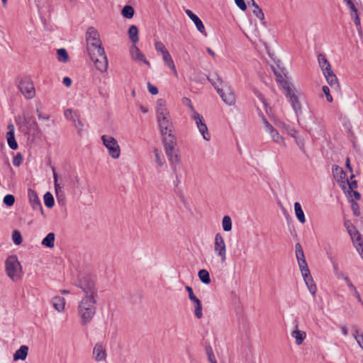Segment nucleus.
<instances>
[{"label": "nucleus", "instance_id": "obj_1", "mask_svg": "<svg viewBox=\"0 0 363 363\" xmlns=\"http://www.w3.org/2000/svg\"><path fill=\"white\" fill-rule=\"evenodd\" d=\"M97 298H82L78 303L77 313L81 324L85 325L94 318L96 312Z\"/></svg>", "mask_w": 363, "mask_h": 363}, {"label": "nucleus", "instance_id": "obj_2", "mask_svg": "<svg viewBox=\"0 0 363 363\" xmlns=\"http://www.w3.org/2000/svg\"><path fill=\"white\" fill-rule=\"evenodd\" d=\"M86 50L90 57L96 55L99 52H104V48L100 39L99 33L94 27L88 28L86 32Z\"/></svg>", "mask_w": 363, "mask_h": 363}, {"label": "nucleus", "instance_id": "obj_3", "mask_svg": "<svg viewBox=\"0 0 363 363\" xmlns=\"http://www.w3.org/2000/svg\"><path fill=\"white\" fill-rule=\"evenodd\" d=\"M84 293L82 298H97V288L94 280L89 276L81 277L77 284Z\"/></svg>", "mask_w": 363, "mask_h": 363}, {"label": "nucleus", "instance_id": "obj_4", "mask_svg": "<svg viewBox=\"0 0 363 363\" xmlns=\"http://www.w3.org/2000/svg\"><path fill=\"white\" fill-rule=\"evenodd\" d=\"M284 94L289 99L294 111L298 114L301 111V106L298 99V91L291 82H284Z\"/></svg>", "mask_w": 363, "mask_h": 363}, {"label": "nucleus", "instance_id": "obj_5", "mask_svg": "<svg viewBox=\"0 0 363 363\" xmlns=\"http://www.w3.org/2000/svg\"><path fill=\"white\" fill-rule=\"evenodd\" d=\"M7 275L13 280L17 281L21 277V266L16 256H10L6 261Z\"/></svg>", "mask_w": 363, "mask_h": 363}, {"label": "nucleus", "instance_id": "obj_6", "mask_svg": "<svg viewBox=\"0 0 363 363\" xmlns=\"http://www.w3.org/2000/svg\"><path fill=\"white\" fill-rule=\"evenodd\" d=\"M101 140L107 149L109 156L113 159H118L121 151L117 140L110 135H103Z\"/></svg>", "mask_w": 363, "mask_h": 363}, {"label": "nucleus", "instance_id": "obj_7", "mask_svg": "<svg viewBox=\"0 0 363 363\" xmlns=\"http://www.w3.org/2000/svg\"><path fill=\"white\" fill-rule=\"evenodd\" d=\"M344 225L350 234L355 248L363 259V240L360 234L350 221H345Z\"/></svg>", "mask_w": 363, "mask_h": 363}, {"label": "nucleus", "instance_id": "obj_8", "mask_svg": "<svg viewBox=\"0 0 363 363\" xmlns=\"http://www.w3.org/2000/svg\"><path fill=\"white\" fill-rule=\"evenodd\" d=\"M213 251L215 255L220 258L222 263H225L227 259V247L223 235L218 233L215 235Z\"/></svg>", "mask_w": 363, "mask_h": 363}, {"label": "nucleus", "instance_id": "obj_9", "mask_svg": "<svg viewBox=\"0 0 363 363\" xmlns=\"http://www.w3.org/2000/svg\"><path fill=\"white\" fill-rule=\"evenodd\" d=\"M190 117L193 121H194L197 128L199 129L200 133L203 136V138L206 141H209L211 140V135L208 132L203 117L197 111L194 112L192 114H191Z\"/></svg>", "mask_w": 363, "mask_h": 363}, {"label": "nucleus", "instance_id": "obj_10", "mask_svg": "<svg viewBox=\"0 0 363 363\" xmlns=\"http://www.w3.org/2000/svg\"><path fill=\"white\" fill-rule=\"evenodd\" d=\"M218 94L222 100L228 105L235 104V96L231 88L227 84L222 85L221 87H216Z\"/></svg>", "mask_w": 363, "mask_h": 363}, {"label": "nucleus", "instance_id": "obj_11", "mask_svg": "<svg viewBox=\"0 0 363 363\" xmlns=\"http://www.w3.org/2000/svg\"><path fill=\"white\" fill-rule=\"evenodd\" d=\"M90 58L94 62L95 67L99 71L101 72H106L107 71L108 62L105 50H104V52H99V53H96V55H95L94 58Z\"/></svg>", "mask_w": 363, "mask_h": 363}, {"label": "nucleus", "instance_id": "obj_12", "mask_svg": "<svg viewBox=\"0 0 363 363\" xmlns=\"http://www.w3.org/2000/svg\"><path fill=\"white\" fill-rule=\"evenodd\" d=\"M264 124L265 131L270 135L272 140L279 145L286 147V145L285 139L279 133V132L266 120L264 121Z\"/></svg>", "mask_w": 363, "mask_h": 363}, {"label": "nucleus", "instance_id": "obj_13", "mask_svg": "<svg viewBox=\"0 0 363 363\" xmlns=\"http://www.w3.org/2000/svg\"><path fill=\"white\" fill-rule=\"evenodd\" d=\"M19 89L21 94L27 99H33L35 95V90L33 82L30 80H23L19 84Z\"/></svg>", "mask_w": 363, "mask_h": 363}, {"label": "nucleus", "instance_id": "obj_14", "mask_svg": "<svg viewBox=\"0 0 363 363\" xmlns=\"http://www.w3.org/2000/svg\"><path fill=\"white\" fill-rule=\"evenodd\" d=\"M92 356L96 363H106V350L101 343L94 345Z\"/></svg>", "mask_w": 363, "mask_h": 363}, {"label": "nucleus", "instance_id": "obj_15", "mask_svg": "<svg viewBox=\"0 0 363 363\" xmlns=\"http://www.w3.org/2000/svg\"><path fill=\"white\" fill-rule=\"evenodd\" d=\"M157 122L162 134H167L172 132V122L169 115L157 117Z\"/></svg>", "mask_w": 363, "mask_h": 363}, {"label": "nucleus", "instance_id": "obj_16", "mask_svg": "<svg viewBox=\"0 0 363 363\" xmlns=\"http://www.w3.org/2000/svg\"><path fill=\"white\" fill-rule=\"evenodd\" d=\"M23 122L26 125L28 131L30 133L33 132L34 136L39 137L42 135V130L35 121L31 120V118L24 117Z\"/></svg>", "mask_w": 363, "mask_h": 363}, {"label": "nucleus", "instance_id": "obj_17", "mask_svg": "<svg viewBox=\"0 0 363 363\" xmlns=\"http://www.w3.org/2000/svg\"><path fill=\"white\" fill-rule=\"evenodd\" d=\"M8 132L6 133V140L8 145L12 150L18 148V143L15 139V127L13 124L9 123L7 126Z\"/></svg>", "mask_w": 363, "mask_h": 363}, {"label": "nucleus", "instance_id": "obj_18", "mask_svg": "<svg viewBox=\"0 0 363 363\" xmlns=\"http://www.w3.org/2000/svg\"><path fill=\"white\" fill-rule=\"evenodd\" d=\"M185 13L188 17L194 23L197 30L205 36H206L205 26L201 19L189 9H186Z\"/></svg>", "mask_w": 363, "mask_h": 363}, {"label": "nucleus", "instance_id": "obj_19", "mask_svg": "<svg viewBox=\"0 0 363 363\" xmlns=\"http://www.w3.org/2000/svg\"><path fill=\"white\" fill-rule=\"evenodd\" d=\"M309 134L313 139H319L324 135V130L323 125L315 121L313 122V124L308 130Z\"/></svg>", "mask_w": 363, "mask_h": 363}, {"label": "nucleus", "instance_id": "obj_20", "mask_svg": "<svg viewBox=\"0 0 363 363\" xmlns=\"http://www.w3.org/2000/svg\"><path fill=\"white\" fill-rule=\"evenodd\" d=\"M130 52L133 60L143 62L149 67L150 66L149 61L147 60L145 55L142 53L139 48L135 45V44L130 47Z\"/></svg>", "mask_w": 363, "mask_h": 363}, {"label": "nucleus", "instance_id": "obj_21", "mask_svg": "<svg viewBox=\"0 0 363 363\" xmlns=\"http://www.w3.org/2000/svg\"><path fill=\"white\" fill-rule=\"evenodd\" d=\"M28 196L30 205L34 210L43 211L41 202L36 194V192L32 189H28Z\"/></svg>", "mask_w": 363, "mask_h": 363}, {"label": "nucleus", "instance_id": "obj_22", "mask_svg": "<svg viewBox=\"0 0 363 363\" xmlns=\"http://www.w3.org/2000/svg\"><path fill=\"white\" fill-rule=\"evenodd\" d=\"M161 55L162 57V60H163L164 65H166L168 68H169L172 70V72H173V74L176 77H177L178 76L177 70L174 62L169 52L167 51L164 53L161 54Z\"/></svg>", "mask_w": 363, "mask_h": 363}, {"label": "nucleus", "instance_id": "obj_23", "mask_svg": "<svg viewBox=\"0 0 363 363\" xmlns=\"http://www.w3.org/2000/svg\"><path fill=\"white\" fill-rule=\"evenodd\" d=\"M288 134L294 138L296 144L302 150L305 151V140L298 135V131L294 128L287 129Z\"/></svg>", "mask_w": 363, "mask_h": 363}, {"label": "nucleus", "instance_id": "obj_24", "mask_svg": "<svg viewBox=\"0 0 363 363\" xmlns=\"http://www.w3.org/2000/svg\"><path fill=\"white\" fill-rule=\"evenodd\" d=\"M52 305L58 313H63L65 310V299L63 297L57 296L52 298Z\"/></svg>", "mask_w": 363, "mask_h": 363}, {"label": "nucleus", "instance_id": "obj_25", "mask_svg": "<svg viewBox=\"0 0 363 363\" xmlns=\"http://www.w3.org/2000/svg\"><path fill=\"white\" fill-rule=\"evenodd\" d=\"M163 136V140L164 143L165 150L175 149L176 140L174 136L169 132L167 134H162Z\"/></svg>", "mask_w": 363, "mask_h": 363}, {"label": "nucleus", "instance_id": "obj_26", "mask_svg": "<svg viewBox=\"0 0 363 363\" xmlns=\"http://www.w3.org/2000/svg\"><path fill=\"white\" fill-rule=\"evenodd\" d=\"M333 174L335 179L338 182H341L342 183H345L346 179V173L344 172L342 167L335 165L332 169Z\"/></svg>", "mask_w": 363, "mask_h": 363}, {"label": "nucleus", "instance_id": "obj_27", "mask_svg": "<svg viewBox=\"0 0 363 363\" xmlns=\"http://www.w3.org/2000/svg\"><path fill=\"white\" fill-rule=\"evenodd\" d=\"M157 117L165 116L169 115V111L166 108V102L164 99H160L157 101L156 106Z\"/></svg>", "mask_w": 363, "mask_h": 363}, {"label": "nucleus", "instance_id": "obj_28", "mask_svg": "<svg viewBox=\"0 0 363 363\" xmlns=\"http://www.w3.org/2000/svg\"><path fill=\"white\" fill-rule=\"evenodd\" d=\"M28 352V347L26 345H22L18 350H17L13 354V360H25L27 357Z\"/></svg>", "mask_w": 363, "mask_h": 363}, {"label": "nucleus", "instance_id": "obj_29", "mask_svg": "<svg viewBox=\"0 0 363 363\" xmlns=\"http://www.w3.org/2000/svg\"><path fill=\"white\" fill-rule=\"evenodd\" d=\"M318 61L319 66L321 68L323 74H325V72L332 71L330 64L329 63V62L328 61V60L326 59V57L324 55L320 54L318 56Z\"/></svg>", "mask_w": 363, "mask_h": 363}, {"label": "nucleus", "instance_id": "obj_30", "mask_svg": "<svg viewBox=\"0 0 363 363\" xmlns=\"http://www.w3.org/2000/svg\"><path fill=\"white\" fill-rule=\"evenodd\" d=\"M352 336L358 345L363 350V333L357 325L352 326Z\"/></svg>", "mask_w": 363, "mask_h": 363}, {"label": "nucleus", "instance_id": "obj_31", "mask_svg": "<svg viewBox=\"0 0 363 363\" xmlns=\"http://www.w3.org/2000/svg\"><path fill=\"white\" fill-rule=\"evenodd\" d=\"M166 154L169 158V160L171 163V165L172 166V168H175V165L178 164L180 161L179 157L177 153V151L175 149H171L165 150Z\"/></svg>", "mask_w": 363, "mask_h": 363}, {"label": "nucleus", "instance_id": "obj_32", "mask_svg": "<svg viewBox=\"0 0 363 363\" xmlns=\"http://www.w3.org/2000/svg\"><path fill=\"white\" fill-rule=\"evenodd\" d=\"M291 336L296 340V343L300 345L306 337V333L304 331L296 329L291 332Z\"/></svg>", "mask_w": 363, "mask_h": 363}, {"label": "nucleus", "instance_id": "obj_33", "mask_svg": "<svg viewBox=\"0 0 363 363\" xmlns=\"http://www.w3.org/2000/svg\"><path fill=\"white\" fill-rule=\"evenodd\" d=\"M294 211L297 219L302 224L306 223V218L301 206L298 202L294 203Z\"/></svg>", "mask_w": 363, "mask_h": 363}, {"label": "nucleus", "instance_id": "obj_34", "mask_svg": "<svg viewBox=\"0 0 363 363\" xmlns=\"http://www.w3.org/2000/svg\"><path fill=\"white\" fill-rule=\"evenodd\" d=\"M191 301L194 304V315L198 318L200 319L203 316L202 312V304L201 301L196 297Z\"/></svg>", "mask_w": 363, "mask_h": 363}, {"label": "nucleus", "instance_id": "obj_35", "mask_svg": "<svg viewBox=\"0 0 363 363\" xmlns=\"http://www.w3.org/2000/svg\"><path fill=\"white\" fill-rule=\"evenodd\" d=\"M55 235L53 233H48L42 240L41 244L47 247L52 248L55 246Z\"/></svg>", "mask_w": 363, "mask_h": 363}, {"label": "nucleus", "instance_id": "obj_36", "mask_svg": "<svg viewBox=\"0 0 363 363\" xmlns=\"http://www.w3.org/2000/svg\"><path fill=\"white\" fill-rule=\"evenodd\" d=\"M324 76L328 82V83L331 86H334V87H337L338 86V83H337V77L335 76V74L333 73V70L332 71H330V72H325L324 74Z\"/></svg>", "mask_w": 363, "mask_h": 363}, {"label": "nucleus", "instance_id": "obj_37", "mask_svg": "<svg viewBox=\"0 0 363 363\" xmlns=\"http://www.w3.org/2000/svg\"><path fill=\"white\" fill-rule=\"evenodd\" d=\"M128 35L130 40L134 43H137L139 40L138 30L136 26L132 25L128 29Z\"/></svg>", "mask_w": 363, "mask_h": 363}, {"label": "nucleus", "instance_id": "obj_38", "mask_svg": "<svg viewBox=\"0 0 363 363\" xmlns=\"http://www.w3.org/2000/svg\"><path fill=\"white\" fill-rule=\"evenodd\" d=\"M303 279H304V281H305L309 291L311 292V294L312 295L314 296L316 293V286H315V284H314V281H313V279L311 275L308 276L307 277H304Z\"/></svg>", "mask_w": 363, "mask_h": 363}, {"label": "nucleus", "instance_id": "obj_39", "mask_svg": "<svg viewBox=\"0 0 363 363\" xmlns=\"http://www.w3.org/2000/svg\"><path fill=\"white\" fill-rule=\"evenodd\" d=\"M298 267L303 278L311 275L306 260L298 261Z\"/></svg>", "mask_w": 363, "mask_h": 363}, {"label": "nucleus", "instance_id": "obj_40", "mask_svg": "<svg viewBox=\"0 0 363 363\" xmlns=\"http://www.w3.org/2000/svg\"><path fill=\"white\" fill-rule=\"evenodd\" d=\"M198 276L201 282L205 284L211 283V279L208 272L206 269H201L198 273Z\"/></svg>", "mask_w": 363, "mask_h": 363}, {"label": "nucleus", "instance_id": "obj_41", "mask_svg": "<svg viewBox=\"0 0 363 363\" xmlns=\"http://www.w3.org/2000/svg\"><path fill=\"white\" fill-rule=\"evenodd\" d=\"M134 13L135 11L133 7L130 5L125 6L121 11V14L123 16L128 19L133 17Z\"/></svg>", "mask_w": 363, "mask_h": 363}, {"label": "nucleus", "instance_id": "obj_42", "mask_svg": "<svg viewBox=\"0 0 363 363\" xmlns=\"http://www.w3.org/2000/svg\"><path fill=\"white\" fill-rule=\"evenodd\" d=\"M57 60L62 62H67L69 61V55L64 48H60L57 50Z\"/></svg>", "mask_w": 363, "mask_h": 363}, {"label": "nucleus", "instance_id": "obj_43", "mask_svg": "<svg viewBox=\"0 0 363 363\" xmlns=\"http://www.w3.org/2000/svg\"><path fill=\"white\" fill-rule=\"evenodd\" d=\"M222 227L225 232H229L232 230V220L230 216H225L223 218Z\"/></svg>", "mask_w": 363, "mask_h": 363}, {"label": "nucleus", "instance_id": "obj_44", "mask_svg": "<svg viewBox=\"0 0 363 363\" xmlns=\"http://www.w3.org/2000/svg\"><path fill=\"white\" fill-rule=\"evenodd\" d=\"M251 4L253 9V13L260 20L264 19V13L262 10L259 8L257 4L254 0H250Z\"/></svg>", "mask_w": 363, "mask_h": 363}, {"label": "nucleus", "instance_id": "obj_45", "mask_svg": "<svg viewBox=\"0 0 363 363\" xmlns=\"http://www.w3.org/2000/svg\"><path fill=\"white\" fill-rule=\"evenodd\" d=\"M52 172H53V179H54L55 194H56L57 196L59 197L60 194L62 195V187L58 184V182H57V173L55 172V167H52Z\"/></svg>", "mask_w": 363, "mask_h": 363}, {"label": "nucleus", "instance_id": "obj_46", "mask_svg": "<svg viewBox=\"0 0 363 363\" xmlns=\"http://www.w3.org/2000/svg\"><path fill=\"white\" fill-rule=\"evenodd\" d=\"M64 115L67 120L72 122H76L77 118L79 117L77 112L70 108L65 110Z\"/></svg>", "mask_w": 363, "mask_h": 363}, {"label": "nucleus", "instance_id": "obj_47", "mask_svg": "<svg viewBox=\"0 0 363 363\" xmlns=\"http://www.w3.org/2000/svg\"><path fill=\"white\" fill-rule=\"evenodd\" d=\"M295 252L297 261L305 260V255L302 247L300 243H296L295 245Z\"/></svg>", "mask_w": 363, "mask_h": 363}, {"label": "nucleus", "instance_id": "obj_48", "mask_svg": "<svg viewBox=\"0 0 363 363\" xmlns=\"http://www.w3.org/2000/svg\"><path fill=\"white\" fill-rule=\"evenodd\" d=\"M44 203L45 205L48 208L53 207L55 204L54 198L51 193L47 192L44 195Z\"/></svg>", "mask_w": 363, "mask_h": 363}, {"label": "nucleus", "instance_id": "obj_49", "mask_svg": "<svg viewBox=\"0 0 363 363\" xmlns=\"http://www.w3.org/2000/svg\"><path fill=\"white\" fill-rule=\"evenodd\" d=\"M12 240H13V243L16 245H20L22 243L23 238H22L21 233L18 230H15L13 231Z\"/></svg>", "mask_w": 363, "mask_h": 363}, {"label": "nucleus", "instance_id": "obj_50", "mask_svg": "<svg viewBox=\"0 0 363 363\" xmlns=\"http://www.w3.org/2000/svg\"><path fill=\"white\" fill-rule=\"evenodd\" d=\"M155 49L160 55L168 51L163 43L160 41L155 42Z\"/></svg>", "mask_w": 363, "mask_h": 363}, {"label": "nucleus", "instance_id": "obj_51", "mask_svg": "<svg viewBox=\"0 0 363 363\" xmlns=\"http://www.w3.org/2000/svg\"><path fill=\"white\" fill-rule=\"evenodd\" d=\"M182 104L184 105V106H186L188 108H189V115L192 114L194 112H196V111L194 109L193 105H192V103L190 100V99L187 98V97H184L182 99Z\"/></svg>", "mask_w": 363, "mask_h": 363}, {"label": "nucleus", "instance_id": "obj_52", "mask_svg": "<svg viewBox=\"0 0 363 363\" xmlns=\"http://www.w3.org/2000/svg\"><path fill=\"white\" fill-rule=\"evenodd\" d=\"M15 202V198L13 195L11 194H7L4 196V203L8 206H11L13 205Z\"/></svg>", "mask_w": 363, "mask_h": 363}, {"label": "nucleus", "instance_id": "obj_53", "mask_svg": "<svg viewBox=\"0 0 363 363\" xmlns=\"http://www.w3.org/2000/svg\"><path fill=\"white\" fill-rule=\"evenodd\" d=\"M23 162V156L21 153H17L13 159V164L16 167H19Z\"/></svg>", "mask_w": 363, "mask_h": 363}, {"label": "nucleus", "instance_id": "obj_54", "mask_svg": "<svg viewBox=\"0 0 363 363\" xmlns=\"http://www.w3.org/2000/svg\"><path fill=\"white\" fill-rule=\"evenodd\" d=\"M323 93L326 96L327 101H329V102H332L333 101V97L330 94V89L327 86H323Z\"/></svg>", "mask_w": 363, "mask_h": 363}, {"label": "nucleus", "instance_id": "obj_55", "mask_svg": "<svg viewBox=\"0 0 363 363\" xmlns=\"http://www.w3.org/2000/svg\"><path fill=\"white\" fill-rule=\"evenodd\" d=\"M235 3L242 11L247 9V6L244 0H235Z\"/></svg>", "mask_w": 363, "mask_h": 363}, {"label": "nucleus", "instance_id": "obj_56", "mask_svg": "<svg viewBox=\"0 0 363 363\" xmlns=\"http://www.w3.org/2000/svg\"><path fill=\"white\" fill-rule=\"evenodd\" d=\"M36 113H37V116H38V118L39 120H45V121H49L50 120V116L49 115L43 113L38 109L36 110Z\"/></svg>", "mask_w": 363, "mask_h": 363}, {"label": "nucleus", "instance_id": "obj_57", "mask_svg": "<svg viewBox=\"0 0 363 363\" xmlns=\"http://www.w3.org/2000/svg\"><path fill=\"white\" fill-rule=\"evenodd\" d=\"M73 123H74V125L75 126V128H77L78 133L80 134V133L82 130L83 123L79 120V117L77 118L76 122H73Z\"/></svg>", "mask_w": 363, "mask_h": 363}, {"label": "nucleus", "instance_id": "obj_58", "mask_svg": "<svg viewBox=\"0 0 363 363\" xmlns=\"http://www.w3.org/2000/svg\"><path fill=\"white\" fill-rule=\"evenodd\" d=\"M147 89L150 93L153 95H155L158 93V89L156 86L151 84L150 82L147 83Z\"/></svg>", "mask_w": 363, "mask_h": 363}, {"label": "nucleus", "instance_id": "obj_59", "mask_svg": "<svg viewBox=\"0 0 363 363\" xmlns=\"http://www.w3.org/2000/svg\"><path fill=\"white\" fill-rule=\"evenodd\" d=\"M345 182H347V184H348L349 189L352 191L357 187V183L355 180L350 182L348 181V179H346Z\"/></svg>", "mask_w": 363, "mask_h": 363}, {"label": "nucleus", "instance_id": "obj_60", "mask_svg": "<svg viewBox=\"0 0 363 363\" xmlns=\"http://www.w3.org/2000/svg\"><path fill=\"white\" fill-rule=\"evenodd\" d=\"M185 289H186V291L188 292L189 298L190 300H192V299L196 298V296L194 294L193 289L191 286H186Z\"/></svg>", "mask_w": 363, "mask_h": 363}, {"label": "nucleus", "instance_id": "obj_61", "mask_svg": "<svg viewBox=\"0 0 363 363\" xmlns=\"http://www.w3.org/2000/svg\"><path fill=\"white\" fill-rule=\"evenodd\" d=\"M350 290L353 292V294L357 297V298L359 299V301H361L360 295L359 292L357 291L356 287L352 284L349 287Z\"/></svg>", "mask_w": 363, "mask_h": 363}, {"label": "nucleus", "instance_id": "obj_62", "mask_svg": "<svg viewBox=\"0 0 363 363\" xmlns=\"http://www.w3.org/2000/svg\"><path fill=\"white\" fill-rule=\"evenodd\" d=\"M346 3H347V6H349V8L351 9V11L352 12H354V13H356L357 12V11L354 6V4H353L352 0H348Z\"/></svg>", "mask_w": 363, "mask_h": 363}, {"label": "nucleus", "instance_id": "obj_63", "mask_svg": "<svg viewBox=\"0 0 363 363\" xmlns=\"http://www.w3.org/2000/svg\"><path fill=\"white\" fill-rule=\"evenodd\" d=\"M154 153H155V155L156 162H157L159 166H162V162L161 160V158H160V154L158 152V150L155 149L154 150Z\"/></svg>", "mask_w": 363, "mask_h": 363}, {"label": "nucleus", "instance_id": "obj_64", "mask_svg": "<svg viewBox=\"0 0 363 363\" xmlns=\"http://www.w3.org/2000/svg\"><path fill=\"white\" fill-rule=\"evenodd\" d=\"M63 84L67 86V87H69L71 86L72 84V80L70 78L67 77H65L63 78V81H62Z\"/></svg>", "mask_w": 363, "mask_h": 363}]
</instances>
